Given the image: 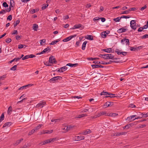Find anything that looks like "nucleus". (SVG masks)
<instances>
[{
  "instance_id": "bb28decb",
  "label": "nucleus",
  "mask_w": 148,
  "mask_h": 148,
  "mask_svg": "<svg viewBox=\"0 0 148 148\" xmlns=\"http://www.w3.org/2000/svg\"><path fill=\"white\" fill-rule=\"evenodd\" d=\"M112 49L111 48H108L107 49H104L102 50L103 51L107 52V53H110Z\"/></svg>"
},
{
  "instance_id": "2f4dec72",
  "label": "nucleus",
  "mask_w": 148,
  "mask_h": 148,
  "mask_svg": "<svg viewBox=\"0 0 148 148\" xmlns=\"http://www.w3.org/2000/svg\"><path fill=\"white\" fill-rule=\"evenodd\" d=\"M86 38L92 40H93V36L91 35H87Z\"/></svg>"
},
{
  "instance_id": "3c124183",
  "label": "nucleus",
  "mask_w": 148,
  "mask_h": 148,
  "mask_svg": "<svg viewBox=\"0 0 148 148\" xmlns=\"http://www.w3.org/2000/svg\"><path fill=\"white\" fill-rule=\"evenodd\" d=\"M60 121V119H53L51 120V121L52 122H54L55 123L58 122Z\"/></svg>"
},
{
  "instance_id": "0e129e2a",
  "label": "nucleus",
  "mask_w": 148,
  "mask_h": 148,
  "mask_svg": "<svg viewBox=\"0 0 148 148\" xmlns=\"http://www.w3.org/2000/svg\"><path fill=\"white\" fill-rule=\"evenodd\" d=\"M52 142H53L55 141H57L58 139L57 138H51Z\"/></svg>"
},
{
  "instance_id": "052dcab7",
  "label": "nucleus",
  "mask_w": 148,
  "mask_h": 148,
  "mask_svg": "<svg viewBox=\"0 0 148 148\" xmlns=\"http://www.w3.org/2000/svg\"><path fill=\"white\" fill-rule=\"evenodd\" d=\"M26 88L25 86H23L22 87L19 88L18 89L19 90H23L24 89Z\"/></svg>"
},
{
  "instance_id": "f3484780",
  "label": "nucleus",
  "mask_w": 148,
  "mask_h": 148,
  "mask_svg": "<svg viewBox=\"0 0 148 148\" xmlns=\"http://www.w3.org/2000/svg\"><path fill=\"white\" fill-rule=\"evenodd\" d=\"M12 123L11 122H8L4 124L3 125V127H8L12 125Z\"/></svg>"
},
{
  "instance_id": "a211bd4d",
  "label": "nucleus",
  "mask_w": 148,
  "mask_h": 148,
  "mask_svg": "<svg viewBox=\"0 0 148 148\" xmlns=\"http://www.w3.org/2000/svg\"><path fill=\"white\" fill-rule=\"evenodd\" d=\"M127 29L124 28H121L119 29L117 32L119 33H122L125 32L127 30Z\"/></svg>"
},
{
  "instance_id": "cd10ccee",
  "label": "nucleus",
  "mask_w": 148,
  "mask_h": 148,
  "mask_svg": "<svg viewBox=\"0 0 148 148\" xmlns=\"http://www.w3.org/2000/svg\"><path fill=\"white\" fill-rule=\"evenodd\" d=\"M38 26L36 24H34L33 25V29L35 31H37V29L38 28Z\"/></svg>"
},
{
  "instance_id": "603ef678",
  "label": "nucleus",
  "mask_w": 148,
  "mask_h": 148,
  "mask_svg": "<svg viewBox=\"0 0 148 148\" xmlns=\"http://www.w3.org/2000/svg\"><path fill=\"white\" fill-rule=\"evenodd\" d=\"M29 58L28 55H27L25 56L23 58L22 60H25L28 59Z\"/></svg>"
},
{
  "instance_id": "9d476101",
  "label": "nucleus",
  "mask_w": 148,
  "mask_h": 148,
  "mask_svg": "<svg viewBox=\"0 0 148 148\" xmlns=\"http://www.w3.org/2000/svg\"><path fill=\"white\" fill-rule=\"evenodd\" d=\"M121 42L123 44H125L127 45H129L130 43L129 39L125 38L121 40Z\"/></svg>"
},
{
  "instance_id": "aec40b11",
  "label": "nucleus",
  "mask_w": 148,
  "mask_h": 148,
  "mask_svg": "<svg viewBox=\"0 0 148 148\" xmlns=\"http://www.w3.org/2000/svg\"><path fill=\"white\" fill-rule=\"evenodd\" d=\"M43 125L42 124H39L36 127H35L33 129L35 132L40 129Z\"/></svg>"
},
{
  "instance_id": "69168bd1",
  "label": "nucleus",
  "mask_w": 148,
  "mask_h": 148,
  "mask_svg": "<svg viewBox=\"0 0 148 148\" xmlns=\"http://www.w3.org/2000/svg\"><path fill=\"white\" fill-rule=\"evenodd\" d=\"M12 16L11 15H10L7 18V20H9L10 21H11L12 19Z\"/></svg>"
},
{
  "instance_id": "9b49d317",
  "label": "nucleus",
  "mask_w": 148,
  "mask_h": 148,
  "mask_svg": "<svg viewBox=\"0 0 148 148\" xmlns=\"http://www.w3.org/2000/svg\"><path fill=\"white\" fill-rule=\"evenodd\" d=\"M49 62L51 64L55 63L56 62L55 59L53 56H51L49 58Z\"/></svg>"
},
{
  "instance_id": "412c9836",
  "label": "nucleus",
  "mask_w": 148,
  "mask_h": 148,
  "mask_svg": "<svg viewBox=\"0 0 148 148\" xmlns=\"http://www.w3.org/2000/svg\"><path fill=\"white\" fill-rule=\"evenodd\" d=\"M108 95H109V96H105V98H107L108 97H111V98H112V97H115V94H111V93H108Z\"/></svg>"
},
{
  "instance_id": "a18cd8bd",
  "label": "nucleus",
  "mask_w": 148,
  "mask_h": 148,
  "mask_svg": "<svg viewBox=\"0 0 148 148\" xmlns=\"http://www.w3.org/2000/svg\"><path fill=\"white\" fill-rule=\"evenodd\" d=\"M115 51V52L117 53V54L118 55H120V53L121 52L119 49H116Z\"/></svg>"
},
{
  "instance_id": "72a5a7b5",
  "label": "nucleus",
  "mask_w": 148,
  "mask_h": 148,
  "mask_svg": "<svg viewBox=\"0 0 148 148\" xmlns=\"http://www.w3.org/2000/svg\"><path fill=\"white\" fill-rule=\"evenodd\" d=\"M6 77V75H4L1 76L0 77V81L1 80H3L5 79V78Z\"/></svg>"
},
{
  "instance_id": "49530a36",
  "label": "nucleus",
  "mask_w": 148,
  "mask_h": 148,
  "mask_svg": "<svg viewBox=\"0 0 148 148\" xmlns=\"http://www.w3.org/2000/svg\"><path fill=\"white\" fill-rule=\"evenodd\" d=\"M129 12V10H125L123 12H122L121 13V14H128Z\"/></svg>"
},
{
  "instance_id": "774afa93",
  "label": "nucleus",
  "mask_w": 148,
  "mask_h": 148,
  "mask_svg": "<svg viewBox=\"0 0 148 148\" xmlns=\"http://www.w3.org/2000/svg\"><path fill=\"white\" fill-rule=\"evenodd\" d=\"M28 56L29 58H34L35 57V55L33 54H30L29 55H28Z\"/></svg>"
},
{
  "instance_id": "79ce46f5",
  "label": "nucleus",
  "mask_w": 148,
  "mask_h": 148,
  "mask_svg": "<svg viewBox=\"0 0 148 148\" xmlns=\"http://www.w3.org/2000/svg\"><path fill=\"white\" fill-rule=\"evenodd\" d=\"M6 12H7L6 10H2L0 11V14H5Z\"/></svg>"
},
{
  "instance_id": "4d7b16f0",
  "label": "nucleus",
  "mask_w": 148,
  "mask_h": 148,
  "mask_svg": "<svg viewBox=\"0 0 148 148\" xmlns=\"http://www.w3.org/2000/svg\"><path fill=\"white\" fill-rule=\"evenodd\" d=\"M48 4H45L44 6H43L42 8V10H44L46 9V8L48 7Z\"/></svg>"
},
{
  "instance_id": "58836bf2",
  "label": "nucleus",
  "mask_w": 148,
  "mask_h": 148,
  "mask_svg": "<svg viewBox=\"0 0 148 148\" xmlns=\"http://www.w3.org/2000/svg\"><path fill=\"white\" fill-rule=\"evenodd\" d=\"M24 46H25L26 47V45H18V48L19 49H21L23 48Z\"/></svg>"
},
{
  "instance_id": "f03ea898",
  "label": "nucleus",
  "mask_w": 148,
  "mask_h": 148,
  "mask_svg": "<svg viewBox=\"0 0 148 148\" xmlns=\"http://www.w3.org/2000/svg\"><path fill=\"white\" fill-rule=\"evenodd\" d=\"M46 104V102L44 100L40 102L36 106V108H42Z\"/></svg>"
},
{
  "instance_id": "c756f323",
  "label": "nucleus",
  "mask_w": 148,
  "mask_h": 148,
  "mask_svg": "<svg viewBox=\"0 0 148 148\" xmlns=\"http://www.w3.org/2000/svg\"><path fill=\"white\" fill-rule=\"evenodd\" d=\"M106 34H107V33H106V32H102L101 34V37L103 38H105L106 36Z\"/></svg>"
},
{
  "instance_id": "c85d7f7f",
  "label": "nucleus",
  "mask_w": 148,
  "mask_h": 148,
  "mask_svg": "<svg viewBox=\"0 0 148 148\" xmlns=\"http://www.w3.org/2000/svg\"><path fill=\"white\" fill-rule=\"evenodd\" d=\"M23 140V138H21L20 140H18L15 142V145H17L19 143H21V142H22Z\"/></svg>"
},
{
  "instance_id": "4468645a",
  "label": "nucleus",
  "mask_w": 148,
  "mask_h": 148,
  "mask_svg": "<svg viewBox=\"0 0 148 148\" xmlns=\"http://www.w3.org/2000/svg\"><path fill=\"white\" fill-rule=\"evenodd\" d=\"M91 132V131L90 129H87L84 130L82 134L84 135H86L90 133Z\"/></svg>"
},
{
  "instance_id": "f257e3e1",
  "label": "nucleus",
  "mask_w": 148,
  "mask_h": 148,
  "mask_svg": "<svg viewBox=\"0 0 148 148\" xmlns=\"http://www.w3.org/2000/svg\"><path fill=\"white\" fill-rule=\"evenodd\" d=\"M104 57L103 58L107 59L116 60V58H114V56L113 55L111 54H108L103 55Z\"/></svg>"
},
{
  "instance_id": "a878e982",
  "label": "nucleus",
  "mask_w": 148,
  "mask_h": 148,
  "mask_svg": "<svg viewBox=\"0 0 148 148\" xmlns=\"http://www.w3.org/2000/svg\"><path fill=\"white\" fill-rule=\"evenodd\" d=\"M118 114L116 113H108V116H115L118 115Z\"/></svg>"
},
{
  "instance_id": "2eb2a0df",
  "label": "nucleus",
  "mask_w": 148,
  "mask_h": 148,
  "mask_svg": "<svg viewBox=\"0 0 148 148\" xmlns=\"http://www.w3.org/2000/svg\"><path fill=\"white\" fill-rule=\"evenodd\" d=\"M87 116V115L86 114H83L77 115L76 117H75V118H80L86 116Z\"/></svg>"
},
{
  "instance_id": "680f3d73",
  "label": "nucleus",
  "mask_w": 148,
  "mask_h": 148,
  "mask_svg": "<svg viewBox=\"0 0 148 148\" xmlns=\"http://www.w3.org/2000/svg\"><path fill=\"white\" fill-rule=\"evenodd\" d=\"M121 18H130L129 16L128 15L127 16H122L121 17Z\"/></svg>"
},
{
  "instance_id": "8fccbe9b",
  "label": "nucleus",
  "mask_w": 148,
  "mask_h": 148,
  "mask_svg": "<svg viewBox=\"0 0 148 148\" xmlns=\"http://www.w3.org/2000/svg\"><path fill=\"white\" fill-rule=\"evenodd\" d=\"M35 132V131L33 129L32 130H31L30 132H29L28 133V135H31L32 134H33Z\"/></svg>"
},
{
  "instance_id": "864d4df0",
  "label": "nucleus",
  "mask_w": 148,
  "mask_h": 148,
  "mask_svg": "<svg viewBox=\"0 0 148 148\" xmlns=\"http://www.w3.org/2000/svg\"><path fill=\"white\" fill-rule=\"evenodd\" d=\"M36 12V10L35 9H31L30 11V12L32 14H34Z\"/></svg>"
},
{
  "instance_id": "6ab92c4d",
  "label": "nucleus",
  "mask_w": 148,
  "mask_h": 148,
  "mask_svg": "<svg viewBox=\"0 0 148 148\" xmlns=\"http://www.w3.org/2000/svg\"><path fill=\"white\" fill-rule=\"evenodd\" d=\"M66 130L68 131H69L70 130L72 129H73L74 128V126H71V125H69L68 126H66Z\"/></svg>"
},
{
  "instance_id": "6e6d98bb",
  "label": "nucleus",
  "mask_w": 148,
  "mask_h": 148,
  "mask_svg": "<svg viewBox=\"0 0 148 148\" xmlns=\"http://www.w3.org/2000/svg\"><path fill=\"white\" fill-rule=\"evenodd\" d=\"M11 41V39L10 38H7L5 40V42L8 43H9Z\"/></svg>"
},
{
  "instance_id": "c03bdc74",
  "label": "nucleus",
  "mask_w": 148,
  "mask_h": 148,
  "mask_svg": "<svg viewBox=\"0 0 148 148\" xmlns=\"http://www.w3.org/2000/svg\"><path fill=\"white\" fill-rule=\"evenodd\" d=\"M141 115H143V117H147L148 116V112L147 113H143L141 114Z\"/></svg>"
},
{
  "instance_id": "393cba45",
  "label": "nucleus",
  "mask_w": 148,
  "mask_h": 148,
  "mask_svg": "<svg viewBox=\"0 0 148 148\" xmlns=\"http://www.w3.org/2000/svg\"><path fill=\"white\" fill-rule=\"evenodd\" d=\"M112 103V102H111L107 101L105 103L104 106L105 108L110 106V105Z\"/></svg>"
},
{
  "instance_id": "423d86ee",
  "label": "nucleus",
  "mask_w": 148,
  "mask_h": 148,
  "mask_svg": "<svg viewBox=\"0 0 148 148\" xmlns=\"http://www.w3.org/2000/svg\"><path fill=\"white\" fill-rule=\"evenodd\" d=\"M62 79V77L61 76H58L54 77L50 79V81H51L53 82H54L55 81H56L58 79L61 80Z\"/></svg>"
},
{
  "instance_id": "c9c22d12",
  "label": "nucleus",
  "mask_w": 148,
  "mask_h": 148,
  "mask_svg": "<svg viewBox=\"0 0 148 148\" xmlns=\"http://www.w3.org/2000/svg\"><path fill=\"white\" fill-rule=\"evenodd\" d=\"M130 50L132 51H135L136 50H137V48H136V47H131L130 48Z\"/></svg>"
},
{
  "instance_id": "20e7f679",
  "label": "nucleus",
  "mask_w": 148,
  "mask_h": 148,
  "mask_svg": "<svg viewBox=\"0 0 148 148\" xmlns=\"http://www.w3.org/2000/svg\"><path fill=\"white\" fill-rule=\"evenodd\" d=\"M10 5L9 6V8L6 9V11L7 12H9L11 11V7H13L15 3L13 0H11L10 1Z\"/></svg>"
},
{
  "instance_id": "7ed1b4c3",
  "label": "nucleus",
  "mask_w": 148,
  "mask_h": 148,
  "mask_svg": "<svg viewBox=\"0 0 148 148\" xmlns=\"http://www.w3.org/2000/svg\"><path fill=\"white\" fill-rule=\"evenodd\" d=\"M130 27L132 29L134 30L136 29V26L135 20H133L131 21H130Z\"/></svg>"
},
{
  "instance_id": "0eeeda50",
  "label": "nucleus",
  "mask_w": 148,
  "mask_h": 148,
  "mask_svg": "<svg viewBox=\"0 0 148 148\" xmlns=\"http://www.w3.org/2000/svg\"><path fill=\"white\" fill-rule=\"evenodd\" d=\"M136 116V115L131 116H130L128 117L126 119V120L128 121L129 122H132V121L135 120L134 119V118Z\"/></svg>"
},
{
  "instance_id": "b1692460",
  "label": "nucleus",
  "mask_w": 148,
  "mask_h": 148,
  "mask_svg": "<svg viewBox=\"0 0 148 148\" xmlns=\"http://www.w3.org/2000/svg\"><path fill=\"white\" fill-rule=\"evenodd\" d=\"M87 43V41H85L83 43L82 49V50H84L85 49V47L86 46V45Z\"/></svg>"
},
{
  "instance_id": "39448f33",
  "label": "nucleus",
  "mask_w": 148,
  "mask_h": 148,
  "mask_svg": "<svg viewBox=\"0 0 148 148\" xmlns=\"http://www.w3.org/2000/svg\"><path fill=\"white\" fill-rule=\"evenodd\" d=\"M51 50V48H49V47H47L44 49L43 51L37 54L38 55H40L44 53H48Z\"/></svg>"
},
{
  "instance_id": "473e14b6",
  "label": "nucleus",
  "mask_w": 148,
  "mask_h": 148,
  "mask_svg": "<svg viewBox=\"0 0 148 148\" xmlns=\"http://www.w3.org/2000/svg\"><path fill=\"white\" fill-rule=\"evenodd\" d=\"M108 92H105L104 91H103L102 92H101L100 94V95H108Z\"/></svg>"
},
{
  "instance_id": "37998d69",
  "label": "nucleus",
  "mask_w": 148,
  "mask_h": 148,
  "mask_svg": "<svg viewBox=\"0 0 148 148\" xmlns=\"http://www.w3.org/2000/svg\"><path fill=\"white\" fill-rule=\"evenodd\" d=\"M88 110V109H81L80 111L81 112L84 113L87 112Z\"/></svg>"
},
{
  "instance_id": "e2e57ef3",
  "label": "nucleus",
  "mask_w": 148,
  "mask_h": 148,
  "mask_svg": "<svg viewBox=\"0 0 148 148\" xmlns=\"http://www.w3.org/2000/svg\"><path fill=\"white\" fill-rule=\"evenodd\" d=\"M46 132L45 133L46 134H50L53 132V130H51L50 131L49 130H45Z\"/></svg>"
},
{
  "instance_id": "ddd939ff",
  "label": "nucleus",
  "mask_w": 148,
  "mask_h": 148,
  "mask_svg": "<svg viewBox=\"0 0 148 148\" xmlns=\"http://www.w3.org/2000/svg\"><path fill=\"white\" fill-rule=\"evenodd\" d=\"M82 25L81 24H77L75 25L71 28V29H78L80 27H82Z\"/></svg>"
},
{
  "instance_id": "5701e85b",
  "label": "nucleus",
  "mask_w": 148,
  "mask_h": 148,
  "mask_svg": "<svg viewBox=\"0 0 148 148\" xmlns=\"http://www.w3.org/2000/svg\"><path fill=\"white\" fill-rule=\"evenodd\" d=\"M60 39L52 41L51 43L49 44L50 45H53L56 44L57 43L60 41Z\"/></svg>"
},
{
  "instance_id": "4c0bfd02",
  "label": "nucleus",
  "mask_w": 148,
  "mask_h": 148,
  "mask_svg": "<svg viewBox=\"0 0 148 148\" xmlns=\"http://www.w3.org/2000/svg\"><path fill=\"white\" fill-rule=\"evenodd\" d=\"M121 18V17H118L116 18H114L113 20H114V21H115L116 22H118L120 21V20Z\"/></svg>"
},
{
  "instance_id": "09e8293b",
  "label": "nucleus",
  "mask_w": 148,
  "mask_h": 148,
  "mask_svg": "<svg viewBox=\"0 0 148 148\" xmlns=\"http://www.w3.org/2000/svg\"><path fill=\"white\" fill-rule=\"evenodd\" d=\"M3 6L4 7H7L8 6V5L6 2H4L3 3Z\"/></svg>"
},
{
  "instance_id": "5fc2aeb1",
  "label": "nucleus",
  "mask_w": 148,
  "mask_h": 148,
  "mask_svg": "<svg viewBox=\"0 0 148 148\" xmlns=\"http://www.w3.org/2000/svg\"><path fill=\"white\" fill-rule=\"evenodd\" d=\"M76 36H77L76 34H75L74 35L70 36H69V37L70 38V40H71V39H72L73 38L75 37Z\"/></svg>"
},
{
  "instance_id": "a19ab883",
  "label": "nucleus",
  "mask_w": 148,
  "mask_h": 148,
  "mask_svg": "<svg viewBox=\"0 0 148 148\" xmlns=\"http://www.w3.org/2000/svg\"><path fill=\"white\" fill-rule=\"evenodd\" d=\"M17 66V65H14L10 69V70L13 71H15L16 70Z\"/></svg>"
},
{
  "instance_id": "e433bc0d",
  "label": "nucleus",
  "mask_w": 148,
  "mask_h": 148,
  "mask_svg": "<svg viewBox=\"0 0 148 148\" xmlns=\"http://www.w3.org/2000/svg\"><path fill=\"white\" fill-rule=\"evenodd\" d=\"M70 40H70V38L69 36V37H67L66 38H65L63 39L62 41L64 42H68V41Z\"/></svg>"
},
{
  "instance_id": "6e6552de",
  "label": "nucleus",
  "mask_w": 148,
  "mask_h": 148,
  "mask_svg": "<svg viewBox=\"0 0 148 148\" xmlns=\"http://www.w3.org/2000/svg\"><path fill=\"white\" fill-rule=\"evenodd\" d=\"M84 139V136H76L74 137V139L76 141H80Z\"/></svg>"
},
{
  "instance_id": "7c9ffc66",
  "label": "nucleus",
  "mask_w": 148,
  "mask_h": 148,
  "mask_svg": "<svg viewBox=\"0 0 148 148\" xmlns=\"http://www.w3.org/2000/svg\"><path fill=\"white\" fill-rule=\"evenodd\" d=\"M46 40L45 39H43L40 40V44L41 45H43L45 43Z\"/></svg>"
},
{
  "instance_id": "bf43d9fd",
  "label": "nucleus",
  "mask_w": 148,
  "mask_h": 148,
  "mask_svg": "<svg viewBox=\"0 0 148 148\" xmlns=\"http://www.w3.org/2000/svg\"><path fill=\"white\" fill-rule=\"evenodd\" d=\"M127 52H125V51H123V52H121L120 53V54H122L124 56H125L127 54Z\"/></svg>"
},
{
  "instance_id": "4be33fe9",
  "label": "nucleus",
  "mask_w": 148,
  "mask_h": 148,
  "mask_svg": "<svg viewBox=\"0 0 148 148\" xmlns=\"http://www.w3.org/2000/svg\"><path fill=\"white\" fill-rule=\"evenodd\" d=\"M77 65H78V64H77V63L72 64L71 63H69L67 64L66 65V66H69L70 67H75V66H77Z\"/></svg>"
},
{
  "instance_id": "f8f14e48",
  "label": "nucleus",
  "mask_w": 148,
  "mask_h": 148,
  "mask_svg": "<svg viewBox=\"0 0 148 148\" xmlns=\"http://www.w3.org/2000/svg\"><path fill=\"white\" fill-rule=\"evenodd\" d=\"M67 69V67L66 66H64L61 68L60 69L58 70V72H63L64 71H66Z\"/></svg>"
},
{
  "instance_id": "338daca9",
  "label": "nucleus",
  "mask_w": 148,
  "mask_h": 148,
  "mask_svg": "<svg viewBox=\"0 0 148 148\" xmlns=\"http://www.w3.org/2000/svg\"><path fill=\"white\" fill-rule=\"evenodd\" d=\"M143 29V27H140V28H139L138 29V32H141L143 31V29Z\"/></svg>"
},
{
  "instance_id": "f704fd0d",
  "label": "nucleus",
  "mask_w": 148,
  "mask_h": 148,
  "mask_svg": "<svg viewBox=\"0 0 148 148\" xmlns=\"http://www.w3.org/2000/svg\"><path fill=\"white\" fill-rule=\"evenodd\" d=\"M20 22V21L19 20H17L14 23V27H15Z\"/></svg>"
},
{
  "instance_id": "de8ad7c7",
  "label": "nucleus",
  "mask_w": 148,
  "mask_h": 148,
  "mask_svg": "<svg viewBox=\"0 0 148 148\" xmlns=\"http://www.w3.org/2000/svg\"><path fill=\"white\" fill-rule=\"evenodd\" d=\"M12 111V107L11 106H10L8 108V113H10Z\"/></svg>"
},
{
  "instance_id": "13d9d810",
  "label": "nucleus",
  "mask_w": 148,
  "mask_h": 148,
  "mask_svg": "<svg viewBox=\"0 0 148 148\" xmlns=\"http://www.w3.org/2000/svg\"><path fill=\"white\" fill-rule=\"evenodd\" d=\"M147 38H148V34H147L144 35L141 38L143 39H145Z\"/></svg>"
},
{
  "instance_id": "ea45409f",
  "label": "nucleus",
  "mask_w": 148,
  "mask_h": 148,
  "mask_svg": "<svg viewBox=\"0 0 148 148\" xmlns=\"http://www.w3.org/2000/svg\"><path fill=\"white\" fill-rule=\"evenodd\" d=\"M4 118V115L3 114V113L1 114V116L0 117V121H2L3 120Z\"/></svg>"
},
{
  "instance_id": "dca6fc26",
  "label": "nucleus",
  "mask_w": 148,
  "mask_h": 148,
  "mask_svg": "<svg viewBox=\"0 0 148 148\" xmlns=\"http://www.w3.org/2000/svg\"><path fill=\"white\" fill-rule=\"evenodd\" d=\"M93 69H95L97 68H103V66L100 65L98 64H92L91 65Z\"/></svg>"
},
{
  "instance_id": "1a4fd4ad",
  "label": "nucleus",
  "mask_w": 148,
  "mask_h": 148,
  "mask_svg": "<svg viewBox=\"0 0 148 148\" xmlns=\"http://www.w3.org/2000/svg\"><path fill=\"white\" fill-rule=\"evenodd\" d=\"M101 115H104L105 116H108V113L106 111L101 112L97 114V116H100Z\"/></svg>"
}]
</instances>
